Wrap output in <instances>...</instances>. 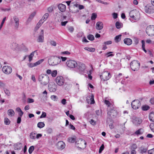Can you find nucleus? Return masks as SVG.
<instances>
[{
    "instance_id": "f257e3e1",
    "label": "nucleus",
    "mask_w": 154,
    "mask_h": 154,
    "mask_svg": "<svg viewBox=\"0 0 154 154\" xmlns=\"http://www.w3.org/2000/svg\"><path fill=\"white\" fill-rule=\"evenodd\" d=\"M104 103L107 106V111L108 115L111 116H116L118 114L119 112L116 110L113 106V104L106 100H105Z\"/></svg>"
},
{
    "instance_id": "f03ea898",
    "label": "nucleus",
    "mask_w": 154,
    "mask_h": 154,
    "mask_svg": "<svg viewBox=\"0 0 154 154\" xmlns=\"http://www.w3.org/2000/svg\"><path fill=\"white\" fill-rule=\"evenodd\" d=\"M61 62L60 57L56 56L51 57L49 58L48 63L50 65L55 66L59 64Z\"/></svg>"
},
{
    "instance_id": "7ed1b4c3",
    "label": "nucleus",
    "mask_w": 154,
    "mask_h": 154,
    "mask_svg": "<svg viewBox=\"0 0 154 154\" xmlns=\"http://www.w3.org/2000/svg\"><path fill=\"white\" fill-rule=\"evenodd\" d=\"M140 65V63L139 61L134 60L131 62L130 67L132 70L134 71H137L139 69Z\"/></svg>"
},
{
    "instance_id": "20e7f679",
    "label": "nucleus",
    "mask_w": 154,
    "mask_h": 154,
    "mask_svg": "<svg viewBox=\"0 0 154 154\" xmlns=\"http://www.w3.org/2000/svg\"><path fill=\"white\" fill-rule=\"evenodd\" d=\"M101 81H105L108 80L111 77L110 73L107 71H104L102 72L100 75Z\"/></svg>"
},
{
    "instance_id": "39448f33",
    "label": "nucleus",
    "mask_w": 154,
    "mask_h": 154,
    "mask_svg": "<svg viewBox=\"0 0 154 154\" xmlns=\"http://www.w3.org/2000/svg\"><path fill=\"white\" fill-rule=\"evenodd\" d=\"M146 33L149 36L154 35V26L150 25L147 27L146 30Z\"/></svg>"
},
{
    "instance_id": "423d86ee",
    "label": "nucleus",
    "mask_w": 154,
    "mask_h": 154,
    "mask_svg": "<svg viewBox=\"0 0 154 154\" xmlns=\"http://www.w3.org/2000/svg\"><path fill=\"white\" fill-rule=\"evenodd\" d=\"M66 65L70 68H74L77 65V62L75 60H70L67 61Z\"/></svg>"
},
{
    "instance_id": "0eeeda50",
    "label": "nucleus",
    "mask_w": 154,
    "mask_h": 154,
    "mask_svg": "<svg viewBox=\"0 0 154 154\" xmlns=\"http://www.w3.org/2000/svg\"><path fill=\"white\" fill-rule=\"evenodd\" d=\"M153 6L147 5L144 8V10L147 13L150 14L154 13V7Z\"/></svg>"
},
{
    "instance_id": "6e6552de",
    "label": "nucleus",
    "mask_w": 154,
    "mask_h": 154,
    "mask_svg": "<svg viewBox=\"0 0 154 154\" xmlns=\"http://www.w3.org/2000/svg\"><path fill=\"white\" fill-rule=\"evenodd\" d=\"M132 108L134 109H138L140 106L141 103L138 100H134L131 104Z\"/></svg>"
},
{
    "instance_id": "1a4fd4ad",
    "label": "nucleus",
    "mask_w": 154,
    "mask_h": 154,
    "mask_svg": "<svg viewBox=\"0 0 154 154\" xmlns=\"http://www.w3.org/2000/svg\"><path fill=\"white\" fill-rule=\"evenodd\" d=\"M3 72L6 74H10L12 71V69L11 67L8 66H5L2 68Z\"/></svg>"
},
{
    "instance_id": "9d476101",
    "label": "nucleus",
    "mask_w": 154,
    "mask_h": 154,
    "mask_svg": "<svg viewBox=\"0 0 154 154\" xmlns=\"http://www.w3.org/2000/svg\"><path fill=\"white\" fill-rule=\"evenodd\" d=\"M56 81L57 84L59 86L63 85L64 82V79L62 76H57L56 79Z\"/></svg>"
},
{
    "instance_id": "9b49d317",
    "label": "nucleus",
    "mask_w": 154,
    "mask_h": 154,
    "mask_svg": "<svg viewBox=\"0 0 154 154\" xmlns=\"http://www.w3.org/2000/svg\"><path fill=\"white\" fill-rule=\"evenodd\" d=\"M44 30L43 29L41 30L38 36L37 41L39 42H44Z\"/></svg>"
},
{
    "instance_id": "f8f14e48",
    "label": "nucleus",
    "mask_w": 154,
    "mask_h": 154,
    "mask_svg": "<svg viewBox=\"0 0 154 154\" xmlns=\"http://www.w3.org/2000/svg\"><path fill=\"white\" fill-rule=\"evenodd\" d=\"M13 19L14 22V27L16 29H18L19 25V20L18 17L17 16L13 17Z\"/></svg>"
},
{
    "instance_id": "ddd939ff",
    "label": "nucleus",
    "mask_w": 154,
    "mask_h": 154,
    "mask_svg": "<svg viewBox=\"0 0 154 154\" xmlns=\"http://www.w3.org/2000/svg\"><path fill=\"white\" fill-rule=\"evenodd\" d=\"M86 100L88 104H92L95 103L94 100V96L92 94L91 95L88 96L87 97Z\"/></svg>"
},
{
    "instance_id": "4468645a",
    "label": "nucleus",
    "mask_w": 154,
    "mask_h": 154,
    "mask_svg": "<svg viewBox=\"0 0 154 154\" xmlns=\"http://www.w3.org/2000/svg\"><path fill=\"white\" fill-rule=\"evenodd\" d=\"M49 81V77L46 75H45L44 79L42 82H40L41 84L43 86L47 85Z\"/></svg>"
},
{
    "instance_id": "2eb2a0df",
    "label": "nucleus",
    "mask_w": 154,
    "mask_h": 154,
    "mask_svg": "<svg viewBox=\"0 0 154 154\" xmlns=\"http://www.w3.org/2000/svg\"><path fill=\"white\" fill-rule=\"evenodd\" d=\"M57 146L58 149L62 150L65 148V144L63 141H60L57 143Z\"/></svg>"
},
{
    "instance_id": "dca6fc26",
    "label": "nucleus",
    "mask_w": 154,
    "mask_h": 154,
    "mask_svg": "<svg viewBox=\"0 0 154 154\" xmlns=\"http://www.w3.org/2000/svg\"><path fill=\"white\" fill-rule=\"evenodd\" d=\"M78 70L80 72L83 71L85 69V64L80 63L77 66Z\"/></svg>"
},
{
    "instance_id": "f3484780",
    "label": "nucleus",
    "mask_w": 154,
    "mask_h": 154,
    "mask_svg": "<svg viewBox=\"0 0 154 154\" xmlns=\"http://www.w3.org/2000/svg\"><path fill=\"white\" fill-rule=\"evenodd\" d=\"M36 14V12L34 11L29 16L26 22V24L27 25L33 19L34 17L35 16Z\"/></svg>"
},
{
    "instance_id": "a211bd4d",
    "label": "nucleus",
    "mask_w": 154,
    "mask_h": 154,
    "mask_svg": "<svg viewBox=\"0 0 154 154\" xmlns=\"http://www.w3.org/2000/svg\"><path fill=\"white\" fill-rule=\"evenodd\" d=\"M132 122L135 125H140L142 122L141 120L138 118H134L132 120Z\"/></svg>"
},
{
    "instance_id": "6ab92c4d",
    "label": "nucleus",
    "mask_w": 154,
    "mask_h": 154,
    "mask_svg": "<svg viewBox=\"0 0 154 154\" xmlns=\"http://www.w3.org/2000/svg\"><path fill=\"white\" fill-rule=\"evenodd\" d=\"M96 28L97 30H101L103 28V23L100 21L96 23Z\"/></svg>"
},
{
    "instance_id": "aec40b11",
    "label": "nucleus",
    "mask_w": 154,
    "mask_h": 154,
    "mask_svg": "<svg viewBox=\"0 0 154 154\" xmlns=\"http://www.w3.org/2000/svg\"><path fill=\"white\" fill-rule=\"evenodd\" d=\"M59 9L62 12H64L66 10V6L62 4H60L58 5Z\"/></svg>"
},
{
    "instance_id": "412c9836",
    "label": "nucleus",
    "mask_w": 154,
    "mask_h": 154,
    "mask_svg": "<svg viewBox=\"0 0 154 154\" xmlns=\"http://www.w3.org/2000/svg\"><path fill=\"white\" fill-rule=\"evenodd\" d=\"M124 43L127 45H130L132 43V40L129 38H126L124 39Z\"/></svg>"
},
{
    "instance_id": "4be33fe9",
    "label": "nucleus",
    "mask_w": 154,
    "mask_h": 154,
    "mask_svg": "<svg viewBox=\"0 0 154 154\" xmlns=\"http://www.w3.org/2000/svg\"><path fill=\"white\" fill-rule=\"evenodd\" d=\"M147 149L143 146H141L139 148V151L141 153H146L147 151Z\"/></svg>"
},
{
    "instance_id": "5701e85b",
    "label": "nucleus",
    "mask_w": 154,
    "mask_h": 154,
    "mask_svg": "<svg viewBox=\"0 0 154 154\" xmlns=\"http://www.w3.org/2000/svg\"><path fill=\"white\" fill-rule=\"evenodd\" d=\"M56 17L57 18V20L58 21L63 20L62 19V13L60 12L57 13L56 14Z\"/></svg>"
},
{
    "instance_id": "b1692460",
    "label": "nucleus",
    "mask_w": 154,
    "mask_h": 154,
    "mask_svg": "<svg viewBox=\"0 0 154 154\" xmlns=\"http://www.w3.org/2000/svg\"><path fill=\"white\" fill-rule=\"evenodd\" d=\"M149 117L150 121L154 122V112H152L150 113Z\"/></svg>"
},
{
    "instance_id": "393cba45",
    "label": "nucleus",
    "mask_w": 154,
    "mask_h": 154,
    "mask_svg": "<svg viewBox=\"0 0 154 154\" xmlns=\"http://www.w3.org/2000/svg\"><path fill=\"white\" fill-rule=\"evenodd\" d=\"M8 115L10 116H14L15 114L14 111L11 109H10L8 111Z\"/></svg>"
},
{
    "instance_id": "a878e982",
    "label": "nucleus",
    "mask_w": 154,
    "mask_h": 154,
    "mask_svg": "<svg viewBox=\"0 0 154 154\" xmlns=\"http://www.w3.org/2000/svg\"><path fill=\"white\" fill-rule=\"evenodd\" d=\"M122 35H119L116 36L115 38V41L116 43L119 42L121 40Z\"/></svg>"
},
{
    "instance_id": "bb28decb",
    "label": "nucleus",
    "mask_w": 154,
    "mask_h": 154,
    "mask_svg": "<svg viewBox=\"0 0 154 154\" xmlns=\"http://www.w3.org/2000/svg\"><path fill=\"white\" fill-rule=\"evenodd\" d=\"M44 22V20H43L42 19L40 20L36 25V28H37V29H38L41 26Z\"/></svg>"
},
{
    "instance_id": "cd10ccee",
    "label": "nucleus",
    "mask_w": 154,
    "mask_h": 154,
    "mask_svg": "<svg viewBox=\"0 0 154 154\" xmlns=\"http://www.w3.org/2000/svg\"><path fill=\"white\" fill-rule=\"evenodd\" d=\"M122 77V74L119 73L118 75H117L116 77V82H118L120 80V79Z\"/></svg>"
},
{
    "instance_id": "c85d7f7f",
    "label": "nucleus",
    "mask_w": 154,
    "mask_h": 154,
    "mask_svg": "<svg viewBox=\"0 0 154 154\" xmlns=\"http://www.w3.org/2000/svg\"><path fill=\"white\" fill-rule=\"evenodd\" d=\"M37 127L40 128H41L44 127L45 126V124L43 122H39L37 124Z\"/></svg>"
},
{
    "instance_id": "c756f323",
    "label": "nucleus",
    "mask_w": 154,
    "mask_h": 154,
    "mask_svg": "<svg viewBox=\"0 0 154 154\" xmlns=\"http://www.w3.org/2000/svg\"><path fill=\"white\" fill-rule=\"evenodd\" d=\"M123 26L122 24L119 22H117L116 23V27L117 29H119L122 27Z\"/></svg>"
},
{
    "instance_id": "7c9ffc66",
    "label": "nucleus",
    "mask_w": 154,
    "mask_h": 154,
    "mask_svg": "<svg viewBox=\"0 0 154 154\" xmlns=\"http://www.w3.org/2000/svg\"><path fill=\"white\" fill-rule=\"evenodd\" d=\"M143 130L141 128H140L138 130L135 132V134L137 135H141L143 133Z\"/></svg>"
},
{
    "instance_id": "2f4dec72",
    "label": "nucleus",
    "mask_w": 154,
    "mask_h": 154,
    "mask_svg": "<svg viewBox=\"0 0 154 154\" xmlns=\"http://www.w3.org/2000/svg\"><path fill=\"white\" fill-rule=\"evenodd\" d=\"M35 51H34L32 52V53L30 54V55L28 56L29 58V62H31L32 60V57L34 55V53Z\"/></svg>"
},
{
    "instance_id": "473e14b6",
    "label": "nucleus",
    "mask_w": 154,
    "mask_h": 154,
    "mask_svg": "<svg viewBox=\"0 0 154 154\" xmlns=\"http://www.w3.org/2000/svg\"><path fill=\"white\" fill-rule=\"evenodd\" d=\"M137 148V146L135 143L132 144L130 146V149L131 150H135Z\"/></svg>"
},
{
    "instance_id": "72a5a7b5",
    "label": "nucleus",
    "mask_w": 154,
    "mask_h": 154,
    "mask_svg": "<svg viewBox=\"0 0 154 154\" xmlns=\"http://www.w3.org/2000/svg\"><path fill=\"white\" fill-rule=\"evenodd\" d=\"M130 17L135 20H138L139 18H137L132 14V12L131 11L129 14Z\"/></svg>"
},
{
    "instance_id": "f704fd0d",
    "label": "nucleus",
    "mask_w": 154,
    "mask_h": 154,
    "mask_svg": "<svg viewBox=\"0 0 154 154\" xmlns=\"http://www.w3.org/2000/svg\"><path fill=\"white\" fill-rule=\"evenodd\" d=\"M49 42L50 45L52 46H56L57 45V43L54 40H50L49 41Z\"/></svg>"
},
{
    "instance_id": "c9c22d12",
    "label": "nucleus",
    "mask_w": 154,
    "mask_h": 154,
    "mask_svg": "<svg viewBox=\"0 0 154 154\" xmlns=\"http://www.w3.org/2000/svg\"><path fill=\"white\" fill-rule=\"evenodd\" d=\"M84 49L86 50H87L88 51H90V52H94L95 51V49L93 48H89L88 47H85Z\"/></svg>"
},
{
    "instance_id": "e433bc0d",
    "label": "nucleus",
    "mask_w": 154,
    "mask_h": 154,
    "mask_svg": "<svg viewBox=\"0 0 154 154\" xmlns=\"http://www.w3.org/2000/svg\"><path fill=\"white\" fill-rule=\"evenodd\" d=\"M36 134L34 132H32L31 133L30 135V138L33 139H35V138Z\"/></svg>"
},
{
    "instance_id": "4c0bfd02",
    "label": "nucleus",
    "mask_w": 154,
    "mask_h": 154,
    "mask_svg": "<svg viewBox=\"0 0 154 154\" xmlns=\"http://www.w3.org/2000/svg\"><path fill=\"white\" fill-rule=\"evenodd\" d=\"M142 43V48L143 51L145 52V53H146L147 52V51L145 49V42L143 40H142L141 41Z\"/></svg>"
},
{
    "instance_id": "58836bf2",
    "label": "nucleus",
    "mask_w": 154,
    "mask_h": 154,
    "mask_svg": "<svg viewBox=\"0 0 154 154\" xmlns=\"http://www.w3.org/2000/svg\"><path fill=\"white\" fill-rule=\"evenodd\" d=\"M49 14L48 13H45L43 16L42 18L41 19L42 20H44V22L48 18V16Z\"/></svg>"
},
{
    "instance_id": "ea45409f",
    "label": "nucleus",
    "mask_w": 154,
    "mask_h": 154,
    "mask_svg": "<svg viewBox=\"0 0 154 154\" xmlns=\"http://www.w3.org/2000/svg\"><path fill=\"white\" fill-rule=\"evenodd\" d=\"M34 146H31L29 149V154H31L32 153V152L34 150Z\"/></svg>"
},
{
    "instance_id": "a19ab883",
    "label": "nucleus",
    "mask_w": 154,
    "mask_h": 154,
    "mask_svg": "<svg viewBox=\"0 0 154 154\" xmlns=\"http://www.w3.org/2000/svg\"><path fill=\"white\" fill-rule=\"evenodd\" d=\"M4 123L6 125H9L10 123V121L8 118H5L4 119Z\"/></svg>"
},
{
    "instance_id": "79ce46f5",
    "label": "nucleus",
    "mask_w": 154,
    "mask_h": 154,
    "mask_svg": "<svg viewBox=\"0 0 154 154\" xmlns=\"http://www.w3.org/2000/svg\"><path fill=\"white\" fill-rule=\"evenodd\" d=\"M88 38L91 41H93L94 40V36L92 35H89L87 36Z\"/></svg>"
},
{
    "instance_id": "37998d69",
    "label": "nucleus",
    "mask_w": 154,
    "mask_h": 154,
    "mask_svg": "<svg viewBox=\"0 0 154 154\" xmlns=\"http://www.w3.org/2000/svg\"><path fill=\"white\" fill-rule=\"evenodd\" d=\"M21 143H17L14 146V149L17 150H20V147H18V146L19 145H21Z\"/></svg>"
},
{
    "instance_id": "c03bdc74",
    "label": "nucleus",
    "mask_w": 154,
    "mask_h": 154,
    "mask_svg": "<svg viewBox=\"0 0 154 154\" xmlns=\"http://www.w3.org/2000/svg\"><path fill=\"white\" fill-rule=\"evenodd\" d=\"M45 75H40L38 78V80L39 82H42L43 81V80L44 79Z\"/></svg>"
},
{
    "instance_id": "a18cd8bd",
    "label": "nucleus",
    "mask_w": 154,
    "mask_h": 154,
    "mask_svg": "<svg viewBox=\"0 0 154 154\" xmlns=\"http://www.w3.org/2000/svg\"><path fill=\"white\" fill-rule=\"evenodd\" d=\"M57 74V71L56 70H54L51 72V75L53 77H55L56 76Z\"/></svg>"
},
{
    "instance_id": "49530a36",
    "label": "nucleus",
    "mask_w": 154,
    "mask_h": 154,
    "mask_svg": "<svg viewBox=\"0 0 154 154\" xmlns=\"http://www.w3.org/2000/svg\"><path fill=\"white\" fill-rule=\"evenodd\" d=\"M142 109L144 111L147 110L149 109V107L148 106H143Z\"/></svg>"
},
{
    "instance_id": "de8ad7c7",
    "label": "nucleus",
    "mask_w": 154,
    "mask_h": 154,
    "mask_svg": "<svg viewBox=\"0 0 154 154\" xmlns=\"http://www.w3.org/2000/svg\"><path fill=\"white\" fill-rule=\"evenodd\" d=\"M68 141L70 143H74L75 141V139L72 137L69 138L68 139Z\"/></svg>"
},
{
    "instance_id": "09e8293b",
    "label": "nucleus",
    "mask_w": 154,
    "mask_h": 154,
    "mask_svg": "<svg viewBox=\"0 0 154 154\" xmlns=\"http://www.w3.org/2000/svg\"><path fill=\"white\" fill-rule=\"evenodd\" d=\"M46 131L48 134H51L52 132V129L51 128H48L46 129Z\"/></svg>"
},
{
    "instance_id": "8fccbe9b",
    "label": "nucleus",
    "mask_w": 154,
    "mask_h": 154,
    "mask_svg": "<svg viewBox=\"0 0 154 154\" xmlns=\"http://www.w3.org/2000/svg\"><path fill=\"white\" fill-rule=\"evenodd\" d=\"M97 14L95 13H93L91 17V19L92 20H94L97 17Z\"/></svg>"
},
{
    "instance_id": "3c124183",
    "label": "nucleus",
    "mask_w": 154,
    "mask_h": 154,
    "mask_svg": "<svg viewBox=\"0 0 154 154\" xmlns=\"http://www.w3.org/2000/svg\"><path fill=\"white\" fill-rule=\"evenodd\" d=\"M6 17H5L3 19V20L2 21V22L1 23V24L0 26V30L2 28V26H3V25L5 21L6 20Z\"/></svg>"
},
{
    "instance_id": "603ef678",
    "label": "nucleus",
    "mask_w": 154,
    "mask_h": 154,
    "mask_svg": "<svg viewBox=\"0 0 154 154\" xmlns=\"http://www.w3.org/2000/svg\"><path fill=\"white\" fill-rule=\"evenodd\" d=\"M104 149V146L103 144H102V145L100 146L99 151V153H100L102 152V151Z\"/></svg>"
},
{
    "instance_id": "864d4df0",
    "label": "nucleus",
    "mask_w": 154,
    "mask_h": 154,
    "mask_svg": "<svg viewBox=\"0 0 154 154\" xmlns=\"http://www.w3.org/2000/svg\"><path fill=\"white\" fill-rule=\"evenodd\" d=\"M150 127L151 130L154 132V123H152L150 125Z\"/></svg>"
},
{
    "instance_id": "5fc2aeb1",
    "label": "nucleus",
    "mask_w": 154,
    "mask_h": 154,
    "mask_svg": "<svg viewBox=\"0 0 154 154\" xmlns=\"http://www.w3.org/2000/svg\"><path fill=\"white\" fill-rule=\"evenodd\" d=\"M112 52H108L107 53H106L105 54L106 55H107V57H109L110 56H113L114 55V54H110L112 53Z\"/></svg>"
},
{
    "instance_id": "6e6d98bb",
    "label": "nucleus",
    "mask_w": 154,
    "mask_h": 154,
    "mask_svg": "<svg viewBox=\"0 0 154 154\" xmlns=\"http://www.w3.org/2000/svg\"><path fill=\"white\" fill-rule=\"evenodd\" d=\"M71 87V85L69 84V85H66V86L65 87V90H68L70 89V88Z\"/></svg>"
},
{
    "instance_id": "4d7b16f0",
    "label": "nucleus",
    "mask_w": 154,
    "mask_h": 154,
    "mask_svg": "<svg viewBox=\"0 0 154 154\" xmlns=\"http://www.w3.org/2000/svg\"><path fill=\"white\" fill-rule=\"evenodd\" d=\"M46 116V112H42V114L41 116L40 117V118H45Z\"/></svg>"
},
{
    "instance_id": "13d9d810",
    "label": "nucleus",
    "mask_w": 154,
    "mask_h": 154,
    "mask_svg": "<svg viewBox=\"0 0 154 154\" xmlns=\"http://www.w3.org/2000/svg\"><path fill=\"white\" fill-rule=\"evenodd\" d=\"M49 90L51 92H54L56 90V88L52 87L49 88Z\"/></svg>"
},
{
    "instance_id": "bf43d9fd",
    "label": "nucleus",
    "mask_w": 154,
    "mask_h": 154,
    "mask_svg": "<svg viewBox=\"0 0 154 154\" xmlns=\"http://www.w3.org/2000/svg\"><path fill=\"white\" fill-rule=\"evenodd\" d=\"M34 102V100L33 99L29 98L27 100V103H32Z\"/></svg>"
},
{
    "instance_id": "052dcab7",
    "label": "nucleus",
    "mask_w": 154,
    "mask_h": 154,
    "mask_svg": "<svg viewBox=\"0 0 154 154\" xmlns=\"http://www.w3.org/2000/svg\"><path fill=\"white\" fill-rule=\"evenodd\" d=\"M148 154H154V148L149 150L148 151Z\"/></svg>"
},
{
    "instance_id": "680f3d73",
    "label": "nucleus",
    "mask_w": 154,
    "mask_h": 154,
    "mask_svg": "<svg viewBox=\"0 0 154 154\" xmlns=\"http://www.w3.org/2000/svg\"><path fill=\"white\" fill-rule=\"evenodd\" d=\"M5 86V84L1 81H0V87L3 88Z\"/></svg>"
},
{
    "instance_id": "e2e57ef3",
    "label": "nucleus",
    "mask_w": 154,
    "mask_h": 154,
    "mask_svg": "<svg viewBox=\"0 0 154 154\" xmlns=\"http://www.w3.org/2000/svg\"><path fill=\"white\" fill-rule=\"evenodd\" d=\"M90 122L91 124L92 125H95L96 124V122L92 119L91 120Z\"/></svg>"
},
{
    "instance_id": "0e129e2a",
    "label": "nucleus",
    "mask_w": 154,
    "mask_h": 154,
    "mask_svg": "<svg viewBox=\"0 0 154 154\" xmlns=\"http://www.w3.org/2000/svg\"><path fill=\"white\" fill-rule=\"evenodd\" d=\"M74 29V28L72 26H70L68 28V30L71 32H73Z\"/></svg>"
},
{
    "instance_id": "69168bd1",
    "label": "nucleus",
    "mask_w": 154,
    "mask_h": 154,
    "mask_svg": "<svg viewBox=\"0 0 154 154\" xmlns=\"http://www.w3.org/2000/svg\"><path fill=\"white\" fill-rule=\"evenodd\" d=\"M112 43V42L111 41H107L106 42H104V44L105 45H109L111 44Z\"/></svg>"
},
{
    "instance_id": "338daca9",
    "label": "nucleus",
    "mask_w": 154,
    "mask_h": 154,
    "mask_svg": "<svg viewBox=\"0 0 154 154\" xmlns=\"http://www.w3.org/2000/svg\"><path fill=\"white\" fill-rule=\"evenodd\" d=\"M69 128L72 130H75V127L71 124H69Z\"/></svg>"
},
{
    "instance_id": "774afa93",
    "label": "nucleus",
    "mask_w": 154,
    "mask_h": 154,
    "mask_svg": "<svg viewBox=\"0 0 154 154\" xmlns=\"http://www.w3.org/2000/svg\"><path fill=\"white\" fill-rule=\"evenodd\" d=\"M51 98L52 100L55 101L56 100L57 97L55 95H52L51 96Z\"/></svg>"
}]
</instances>
